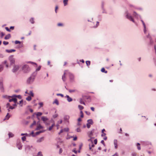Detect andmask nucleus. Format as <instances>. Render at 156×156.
<instances>
[{
    "label": "nucleus",
    "instance_id": "c03bdc74",
    "mask_svg": "<svg viewBox=\"0 0 156 156\" xmlns=\"http://www.w3.org/2000/svg\"><path fill=\"white\" fill-rule=\"evenodd\" d=\"M89 146H90V147H89L90 150H91L92 151V149L91 147H94V145L93 144H92L91 145V147H90V145Z\"/></svg>",
    "mask_w": 156,
    "mask_h": 156
},
{
    "label": "nucleus",
    "instance_id": "8fccbe9b",
    "mask_svg": "<svg viewBox=\"0 0 156 156\" xmlns=\"http://www.w3.org/2000/svg\"><path fill=\"white\" fill-rule=\"evenodd\" d=\"M41 68V66H39L38 67V68L36 69V71H39V70H40Z\"/></svg>",
    "mask_w": 156,
    "mask_h": 156
},
{
    "label": "nucleus",
    "instance_id": "72a5a7b5",
    "mask_svg": "<svg viewBox=\"0 0 156 156\" xmlns=\"http://www.w3.org/2000/svg\"><path fill=\"white\" fill-rule=\"evenodd\" d=\"M86 64L87 66H89L90 65V61H87L86 62Z\"/></svg>",
    "mask_w": 156,
    "mask_h": 156
},
{
    "label": "nucleus",
    "instance_id": "c85d7f7f",
    "mask_svg": "<svg viewBox=\"0 0 156 156\" xmlns=\"http://www.w3.org/2000/svg\"><path fill=\"white\" fill-rule=\"evenodd\" d=\"M28 94L30 95H31V96L32 97L34 96V94L33 93V92H32V91H30L29 93H28Z\"/></svg>",
    "mask_w": 156,
    "mask_h": 156
},
{
    "label": "nucleus",
    "instance_id": "aec40b11",
    "mask_svg": "<svg viewBox=\"0 0 156 156\" xmlns=\"http://www.w3.org/2000/svg\"><path fill=\"white\" fill-rule=\"evenodd\" d=\"M136 145L137 146V149L139 150H140L141 149V147H140V144L139 143H137V144Z\"/></svg>",
    "mask_w": 156,
    "mask_h": 156
},
{
    "label": "nucleus",
    "instance_id": "7c9ffc66",
    "mask_svg": "<svg viewBox=\"0 0 156 156\" xmlns=\"http://www.w3.org/2000/svg\"><path fill=\"white\" fill-rule=\"evenodd\" d=\"M26 99L28 101H30L31 100V98L30 96H29L26 98Z\"/></svg>",
    "mask_w": 156,
    "mask_h": 156
},
{
    "label": "nucleus",
    "instance_id": "4c0bfd02",
    "mask_svg": "<svg viewBox=\"0 0 156 156\" xmlns=\"http://www.w3.org/2000/svg\"><path fill=\"white\" fill-rule=\"evenodd\" d=\"M9 137H12L13 136V135L11 133H9Z\"/></svg>",
    "mask_w": 156,
    "mask_h": 156
},
{
    "label": "nucleus",
    "instance_id": "6e6d98bb",
    "mask_svg": "<svg viewBox=\"0 0 156 156\" xmlns=\"http://www.w3.org/2000/svg\"><path fill=\"white\" fill-rule=\"evenodd\" d=\"M94 143L95 144H96L97 143V140L96 139L94 140Z\"/></svg>",
    "mask_w": 156,
    "mask_h": 156
},
{
    "label": "nucleus",
    "instance_id": "2f4dec72",
    "mask_svg": "<svg viewBox=\"0 0 156 156\" xmlns=\"http://www.w3.org/2000/svg\"><path fill=\"white\" fill-rule=\"evenodd\" d=\"M42 113L41 112H38L37 114H36V115L37 116H40L41 115H42Z\"/></svg>",
    "mask_w": 156,
    "mask_h": 156
},
{
    "label": "nucleus",
    "instance_id": "cd10ccee",
    "mask_svg": "<svg viewBox=\"0 0 156 156\" xmlns=\"http://www.w3.org/2000/svg\"><path fill=\"white\" fill-rule=\"evenodd\" d=\"M78 108H79L80 110H82L83 109V108H84L83 107V106H81V105H78Z\"/></svg>",
    "mask_w": 156,
    "mask_h": 156
},
{
    "label": "nucleus",
    "instance_id": "ea45409f",
    "mask_svg": "<svg viewBox=\"0 0 156 156\" xmlns=\"http://www.w3.org/2000/svg\"><path fill=\"white\" fill-rule=\"evenodd\" d=\"M3 44L5 45H6L8 44L9 42L7 41H4L3 42Z\"/></svg>",
    "mask_w": 156,
    "mask_h": 156
},
{
    "label": "nucleus",
    "instance_id": "a878e982",
    "mask_svg": "<svg viewBox=\"0 0 156 156\" xmlns=\"http://www.w3.org/2000/svg\"><path fill=\"white\" fill-rule=\"evenodd\" d=\"M3 97L4 98H7L8 99H9V98H10L11 97L13 98V96L10 97L9 96H8L7 95H4L3 96Z\"/></svg>",
    "mask_w": 156,
    "mask_h": 156
},
{
    "label": "nucleus",
    "instance_id": "3c124183",
    "mask_svg": "<svg viewBox=\"0 0 156 156\" xmlns=\"http://www.w3.org/2000/svg\"><path fill=\"white\" fill-rule=\"evenodd\" d=\"M28 63H31L32 64H35V65H36V66H37V64L36 63H34V62H28Z\"/></svg>",
    "mask_w": 156,
    "mask_h": 156
},
{
    "label": "nucleus",
    "instance_id": "393cba45",
    "mask_svg": "<svg viewBox=\"0 0 156 156\" xmlns=\"http://www.w3.org/2000/svg\"><path fill=\"white\" fill-rule=\"evenodd\" d=\"M68 0H63V3L64 6L66 5L67 4V2Z\"/></svg>",
    "mask_w": 156,
    "mask_h": 156
},
{
    "label": "nucleus",
    "instance_id": "f257e3e1",
    "mask_svg": "<svg viewBox=\"0 0 156 156\" xmlns=\"http://www.w3.org/2000/svg\"><path fill=\"white\" fill-rule=\"evenodd\" d=\"M35 79V77L33 76H31L29 77L27 80V83L28 84H31L34 82Z\"/></svg>",
    "mask_w": 156,
    "mask_h": 156
},
{
    "label": "nucleus",
    "instance_id": "58836bf2",
    "mask_svg": "<svg viewBox=\"0 0 156 156\" xmlns=\"http://www.w3.org/2000/svg\"><path fill=\"white\" fill-rule=\"evenodd\" d=\"M15 108V107H12V106H9V109H8V112H9L10 111V110H9V109H14V108Z\"/></svg>",
    "mask_w": 156,
    "mask_h": 156
},
{
    "label": "nucleus",
    "instance_id": "79ce46f5",
    "mask_svg": "<svg viewBox=\"0 0 156 156\" xmlns=\"http://www.w3.org/2000/svg\"><path fill=\"white\" fill-rule=\"evenodd\" d=\"M137 154L135 152L132 153L131 154L132 156H136Z\"/></svg>",
    "mask_w": 156,
    "mask_h": 156
},
{
    "label": "nucleus",
    "instance_id": "4d7b16f0",
    "mask_svg": "<svg viewBox=\"0 0 156 156\" xmlns=\"http://www.w3.org/2000/svg\"><path fill=\"white\" fill-rule=\"evenodd\" d=\"M85 112L88 115H90V113L86 111Z\"/></svg>",
    "mask_w": 156,
    "mask_h": 156
},
{
    "label": "nucleus",
    "instance_id": "0eeeda50",
    "mask_svg": "<svg viewBox=\"0 0 156 156\" xmlns=\"http://www.w3.org/2000/svg\"><path fill=\"white\" fill-rule=\"evenodd\" d=\"M68 70H66L65 71L63 75L62 76V80L63 81H65L66 80V75H67Z\"/></svg>",
    "mask_w": 156,
    "mask_h": 156
},
{
    "label": "nucleus",
    "instance_id": "e2e57ef3",
    "mask_svg": "<svg viewBox=\"0 0 156 156\" xmlns=\"http://www.w3.org/2000/svg\"><path fill=\"white\" fill-rule=\"evenodd\" d=\"M56 126H57V129H58L59 128V124H58V123L56 124Z\"/></svg>",
    "mask_w": 156,
    "mask_h": 156
},
{
    "label": "nucleus",
    "instance_id": "680f3d73",
    "mask_svg": "<svg viewBox=\"0 0 156 156\" xmlns=\"http://www.w3.org/2000/svg\"><path fill=\"white\" fill-rule=\"evenodd\" d=\"M63 129H61L60 132L58 133V134L60 135L61 133H62L63 132Z\"/></svg>",
    "mask_w": 156,
    "mask_h": 156
},
{
    "label": "nucleus",
    "instance_id": "412c9836",
    "mask_svg": "<svg viewBox=\"0 0 156 156\" xmlns=\"http://www.w3.org/2000/svg\"><path fill=\"white\" fill-rule=\"evenodd\" d=\"M80 104H83L85 105V102L83 101L82 99L80 98Z\"/></svg>",
    "mask_w": 156,
    "mask_h": 156
},
{
    "label": "nucleus",
    "instance_id": "4be33fe9",
    "mask_svg": "<svg viewBox=\"0 0 156 156\" xmlns=\"http://www.w3.org/2000/svg\"><path fill=\"white\" fill-rule=\"evenodd\" d=\"M53 104H55L58 105L59 104V103L58 100L57 99H55L53 102Z\"/></svg>",
    "mask_w": 156,
    "mask_h": 156
},
{
    "label": "nucleus",
    "instance_id": "052dcab7",
    "mask_svg": "<svg viewBox=\"0 0 156 156\" xmlns=\"http://www.w3.org/2000/svg\"><path fill=\"white\" fill-rule=\"evenodd\" d=\"M36 122L35 121H34L33 123L32 124L31 126V127L32 126L34 125H35L36 124Z\"/></svg>",
    "mask_w": 156,
    "mask_h": 156
},
{
    "label": "nucleus",
    "instance_id": "4468645a",
    "mask_svg": "<svg viewBox=\"0 0 156 156\" xmlns=\"http://www.w3.org/2000/svg\"><path fill=\"white\" fill-rule=\"evenodd\" d=\"M17 146L19 149H21L22 148V145L20 142L18 143L17 144Z\"/></svg>",
    "mask_w": 156,
    "mask_h": 156
},
{
    "label": "nucleus",
    "instance_id": "20e7f679",
    "mask_svg": "<svg viewBox=\"0 0 156 156\" xmlns=\"http://www.w3.org/2000/svg\"><path fill=\"white\" fill-rule=\"evenodd\" d=\"M9 101L10 102L13 101L14 104L13 105V106L14 107L16 106V104L17 103V99L16 98H12L11 99L9 98Z\"/></svg>",
    "mask_w": 156,
    "mask_h": 156
},
{
    "label": "nucleus",
    "instance_id": "09e8293b",
    "mask_svg": "<svg viewBox=\"0 0 156 156\" xmlns=\"http://www.w3.org/2000/svg\"><path fill=\"white\" fill-rule=\"evenodd\" d=\"M20 42L19 41H15V44H20Z\"/></svg>",
    "mask_w": 156,
    "mask_h": 156
},
{
    "label": "nucleus",
    "instance_id": "37998d69",
    "mask_svg": "<svg viewBox=\"0 0 156 156\" xmlns=\"http://www.w3.org/2000/svg\"><path fill=\"white\" fill-rule=\"evenodd\" d=\"M76 131L78 132H81V130L80 128H77L76 129Z\"/></svg>",
    "mask_w": 156,
    "mask_h": 156
},
{
    "label": "nucleus",
    "instance_id": "ddd939ff",
    "mask_svg": "<svg viewBox=\"0 0 156 156\" xmlns=\"http://www.w3.org/2000/svg\"><path fill=\"white\" fill-rule=\"evenodd\" d=\"M42 128H43V126H42L40 124H39L37 125L36 130H38Z\"/></svg>",
    "mask_w": 156,
    "mask_h": 156
},
{
    "label": "nucleus",
    "instance_id": "f8f14e48",
    "mask_svg": "<svg viewBox=\"0 0 156 156\" xmlns=\"http://www.w3.org/2000/svg\"><path fill=\"white\" fill-rule=\"evenodd\" d=\"M41 119L44 123L46 124H46V121L48 120V119L46 117L43 116L41 118Z\"/></svg>",
    "mask_w": 156,
    "mask_h": 156
},
{
    "label": "nucleus",
    "instance_id": "c9c22d12",
    "mask_svg": "<svg viewBox=\"0 0 156 156\" xmlns=\"http://www.w3.org/2000/svg\"><path fill=\"white\" fill-rule=\"evenodd\" d=\"M3 69V66L2 65H0V72L2 71Z\"/></svg>",
    "mask_w": 156,
    "mask_h": 156
},
{
    "label": "nucleus",
    "instance_id": "6e6552de",
    "mask_svg": "<svg viewBox=\"0 0 156 156\" xmlns=\"http://www.w3.org/2000/svg\"><path fill=\"white\" fill-rule=\"evenodd\" d=\"M94 131L95 130L93 129L91 131L88 132V134L90 137L91 138V137L93 136V134L94 132Z\"/></svg>",
    "mask_w": 156,
    "mask_h": 156
},
{
    "label": "nucleus",
    "instance_id": "a211bd4d",
    "mask_svg": "<svg viewBox=\"0 0 156 156\" xmlns=\"http://www.w3.org/2000/svg\"><path fill=\"white\" fill-rule=\"evenodd\" d=\"M11 37V35L10 34H8V35H6L5 37V40L8 39H9Z\"/></svg>",
    "mask_w": 156,
    "mask_h": 156
},
{
    "label": "nucleus",
    "instance_id": "e433bc0d",
    "mask_svg": "<svg viewBox=\"0 0 156 156\" xmlns=\"http://www.w3.org/2000/svg\"><path fill=\"white\" fill-rule=\"evenodd\" d=\"M142 22H143V25L144 26V31L145 33L146 31V29L145 25V23H144V22L143 21H142Z\"/></svg>",
    "mask_w": 156,
    "mask_h": 156
},
{
    "label": "nucleus",
    "instance_id": "1a4fd4ad",
    "mask_svg": "<svg viewBox=\"0 0 156 156\" xmlns=\"http://www.w3.org/2000/svg\"><path fill=\"white\" fill-rule=\"evenodd\" d=\"M126 17L127 19L132 21L133 23L134 22V21L132 17L128 13H127Z\"/></svg>",
    "mask_w": 156,
    "mask_h": 156
},
{
    "label": "nucleus",
    "instance_id": "a18cd8bd",
    "mask_svg": "<svg viewBox=\"0 0 156 156\" xmlns=\"http://www.w3.org/2000/svg\"><path fill=\"white\" fill-rule=\"evenodd\" d=\"M39 105H40L39 108L42 107L43 105V103L42 102L39 103Z\"/></svg>",
    "mask_w": 156,
    "mask_h": 156
},
{
    "label": "nucleus",
    "instance_id": "338daca9",
    "mask_svg": "<svg viewBox=\"0 0 156 156\" xmlns=\"http://www.w3.org/2000/svg\"><path fill=\"white\" fill-rule=\"evenodd\" d=\"M63 129V131H68V128H65Z\"/></svg>",
    "mask_w": 156,
    "mask_h": 156
},
{
    "label": "nucleus",
    "instance_id": "bb28decb",
    "mask_svg": "<svg viewBox=\"0 0 156 156\" xmlns=\"http://www.w3.org/2000/svg\"><path fill=\"white\" fill-rule=\"evenodd\" d=\"M55 125V124H53L51 126H50L49 128V129H48V130H49V131H50L53 128V126H54Z\"/></svg>",
    "mask_w": 156,
    "mask_h": 156
},
{
    "label": "nucleus",
    "instance_id": "bf43d9fd",
    "mask_svg": "<svg viewBox=\"0 0 156 156\" xmlns=\"http://www.w3.org/2000/svg\"><path fill=\"white\" fill-rule=\"evenodd\" d=\"M63 25V24L62 23H59L58 24V26H61Z\"/></svg>",
    "mask_w": 156,
    "mask_h": 156
},
{
    "label": "nucleus",
    "instance_id": "dca6fc26",
    "mask_svg": "<svg viewBox=\"0 0 156 156\" xmlns=\"http://www.w3.org/2000/svg\"><path fill=\"white\" fill-rule=\"evenodd\" d=\"M66 97L67 98V101L69 102H70L72 101V99L71 98H70L69 96L67 95Z\"/></svg>",
    "mask_w": 156,
    "mask_h": 156
},
{
    "label": "nucleus",
    "instance_id": "774afa93",
    "mask_svg": "<svg viewBox=\"0 0 156 156\" xmlns=\"http://www.w3.org/2000/svg\"><path fill=\"white\" fill-rule=\"evenodd\" d=\"M90 109L93 111H94V107H91L90 108Z\"/></svg>",
    "mask_w": 156,
    "mask_h": 156
},
{
    "label": "nucleus",
    "instance_id": "39448f33",
    "mask_svg": "<svg viewBox=\"0 0 156 156\" xmlns=\"http://www.w3.org/2000/svg\"><path fill=\"white\" fill-rule=\"evenodd\" d=\"M19 67L18 65H15L12 69V71L14 72H17L19 69Z\"/></svg>",
    "mask_w": 156,
    "mask_h": 156
},
{
    "label": "nucleus",
    "instance_id": "473e14b6",
    "mask_svg": "<svg viewBox=\"0 0 156 156\" xmlns=\"http://www.w3.org/2000/svg\"><path fill=\"white\" fill-rule=\"evenodd\" d=\"M10 117V115L9 113H8L5 116V119H8Z\"/></svg>",
    "mask_w": 156,
    "mask_h": 156
},
{
    "label": "nucleus",
    "instance_id": "423d86ee",
    "mask_svg": "<svg viewBox=\"0 0 156 156\" xmlns=\"http://www.w3.org/2000/svg\"><path fill=\"white\" fill-rule=\"evenodd\" d=\"M67 74H68L69 75L70 79L71 80H74V75H73V74L71 73H70L69 72V71L68 70Z\"/></svg>",
    "mask_w": 156,
    "mask_h": 156
},
{
    "label": "nucleus",
    "instance_id": "de8ad7c7",
    "mask_svg": "<svg viewBox=\"0 0 156 156\" xmlns=\"http://www.w3.org/2000/svg\"><path fill=\"white\" fill-rule=\"evenodd\" d=\"M22 140L23 141H25L26 140V137L25 136H23L22 137Z\"/></svg>",
    "mask_w": 156,
    "mask_h": 156
},
{
    "label": "nucleus",
    "instance_id": "a19ab883",
    "mask_svg": "<svg viewBox=\"0 0 156 156\" xmlns=\"http://www.w3.org/2000/svg\"><path fill=\"white\" fill-rule=\"evenodd\" d=\"M42 155L41 152H39L37 154V156H42Z\"/></svg>",
    "mask_w": 156,
    "mask_h": 156
},
{
    "label": "nucleus",
    "instance_id": "9b49d317",
    "mask_svg": "<svg viewBox=\"0 0 156 156\" xmlns=\"http://www.w3.org/2000/svg\"><path fill=\"white\" fill-rule=\"evenodd\" d=\"M0 87L1 90H4V87H3V84L2 81V80H0Z\"/></svg>",
    "mask_w": 156,
    "mask_h": 156
},
{
    "label": "nucleus",
    "instance_id": "0e129e2a",
    "mask_svg": "<svg viewBox=\"0 0 156 156\" xmlns=\"http://www.w3.org/2000/svg\"><path fill=\"white\" fill-rule=\"evenodd\" d=\"M62 152V148H60L59 151V153L60 154H61Z\"/></svg>",
    "mask_w": 156,
    "mask_h": 156
},
{
    "label": "nucleus",
    "instance_id": "b1692460",
    "mask_svg": "<svg viewBox=\"0 0 156 156\" xmlns=\"http://www.w3.org/2000/svg\"><path fill=\"white\" fill-rule=\"evenodd\" d=\"M44 140V138L43 137H41L38 140H37V142H40L41 141H42Z\"/></svg>",
    "mask_w": 156,
    "mask_h": 156
},
{
    "label": "nucleus",
    "instance_id": "5fc2aeb1",
    "mask_svg": "<svg viewBox=\"0 0 156 156\" xmlns=\"http://www.w3.org/2000/svg\"><path fill=\"white\" fill-rule=\"evenodd\" d=\"M87 128H89L90 127V124L87 123Z\"/></svg>",
    "mask_w": 156,
    "mask_h": 156
},
{
    "label": "nucleus",
    "instance_id": "603ef678",
    "mask_svg": "<svg viewBox=\"0 0 156 156\" xmlns=\"http://www.w3.org/2000/svg\"><path fill=\"white\" fill-rule=\"evenodd\" d=\"M5 29H6V30L8 31H9V32H10V29L8 27H5Z\"/></svg>",
    "mask_w": 156,
    "mask_h": 156
},
{
    "label": "nucleus",
    "instance_id": "49530a36",
    "mask_svg": "<svg viewBox=\"0 0 156 156\" xmlns=\"http://www.w3.org/2000/svg\"><path fill=\"white\" fill-rule=\"evenodd\" d=\"M44 132V131H40L39 132H37L36 133V135H37L39 134L40 133H42Z\"/></svg>",
    "mask_w": 156,
    "mask_h": 156
},
{
    "label": "nucleus",
    "instance_id": "7ed1b4c3",
    "mask_svg": "<svg viewBox=\"0 0 156 156\" xmlns=\"http://www.w3.org/2000/svg\"><path fill=\"white\" fill-rule=\"evenodd\" d=\"M9 60L10 62L11 65L14 64L15 62V59L13 55H11L9 58Z\"/></svg>",
    "mask_w": 156,
    "mask_h": 156
},
{
    "label": "nucleus",
    "instance_id": "9d476101",
    "mask_svg": "<svg viewBox=\"0 0 156 156\" xmlns=\"http://www.w3.org/2000/svg\"><path fill=\"white\" fill-rule=\"evenodd\" d=\"M118 140H115L114 141V144L115 149H117L118 147Z\"/></svg>",
    "mask_w": 156,
    "mask_h": 156
},
{
    "label": "nucleus",
    "instance_id": "f3484780",
    "mask_svg": "<svg viewBox=\"0 0 156 156\" xmlns=\"http://www.w3.org/2000/svg\"><path fill=\"white\" fill-rule=\"evenodd\" d=\"M105 129H104L102 130V134L101 135L102 136H105L106 135V133H105L104 132H105Z\"/></svg>",
    "mask_w": 156,
    "mask_h": 156
},
{
    "label": "nucleus",
    "instance_id": "5701e85b",
    "mask_svg": "<svg viewBox=\"0 0 156 156\" xmlns=\"http://www.w3.org/2000/svg\"><path fill=\"white\" fill-rule=\"evenodd\" d=\"M88 123L90 124H92L93 123L92 120V119H89L87 121Z\"/></svg>",
    "mask_w": 156,
    "mask_h": 156
},
{
    "label": "nucleus",
    "instance_id": "2eb2a0df",
    "mask_svg": "<svg viewBox=\"0 0 156 156\" xmlns=\"http://www.w3.org/2000/svg\"><path fill=\"white\" fill-rule=\"evenodd\" d=\"M6 51L8 53H11L12 52H15L16 51L14 49L6 50Z\"/></svg>",
    "mask_w": 156,
    "mask_h": 156
},
{
    "label": "nucleus",
    "instance_id": "6ab92c4d",
    "mask_svg": "<svg viewBox=\"0 0 156 156\" xmlns=\"http://www.w3.org/2000/svg\"><path fill=\"white\" fill-rule=\"evenodd\" d=\"M101 71L102 72L105 73H107V71L105 70V69L104 68H102L101 70Z\"/></svg>",
    "mask_w": 156,
    "mask_h": 156
},
{
    "label": "nucleus",
    "instance_id": "13d9d810",
    "mask_svg": "<svg viewBox=\"0 0 156 156\" xmlns=\"http://www.w3.org/2000/svg\"><path fill=\"white\" fill-rule=\"evenodd\" d=\"M62 120H61L59 121H58V122L57 123L59 124H61L62 123Z\"/></svg>",
    "mask_w": 156,
    "mask_h": 156
},
{
    "label": "nucleus",
    "instance_id": "f704fd0d",
    "mask_svg": "<svg viewBox=\"0 0 156 156\" xmlns=\"http://www.w3.org/2000/svg\"><path fill=\"white\" fill-rule=\"evenodd\" d=\"M69 91L70 93H73L76 92V90H69Z\"/></svg>",
    "mask_w": 156,
    "mask_h": 156
},
{
    "label": "nucleus",
    "instance_id": "69168bd1",
    "mask_svg": "<svg viewBox=\"0 0 156 156\" xmlns=\"http://www.w3.org/2000/svg\"><path fill=\"white\" fill-rule=\"evenodd\" d=\"M9 106H10V104L9 103H7L6 105V107L8 108V107H9Z\"/></svg>",
    "mask_w": 156,
    "mask_h": 156
},
{
    "label": "nucleus",
    "instance_id": "f03ea898",
    "mask_svg": "<svg viewBox=\"0 0 156 156\" xmlns=\"http://www.w3.org/2000/svg\"><path fill=\"white\" fill-rule=\"evenodd\" d=\"M22 69L24 72L25 73H27L30 70V69L29 68L28 66L27 65H25L23 66Z\"/></svg>",
    "mask_w": 156,
    "mask_h": 156
},
{
    "label": "nucleus",
    "instance_id": "c756f323",
    "mask_svg": "<svg viewBox=\"0 0 156 156\" xmlns=\"http://www.w3.org/2000/svg\"><path fill=\"white\" fill-rule=\"evenodd\" d=\"M30 22L32 23H34V19L33 18H31L30 19Z\"/></svg>",
    "mask_w": 156,
    "mask_h": 156
},
{
    "label": "nucleus",
    "instance_id": "864d4df0",
    "mask_svg": "<svg viewBox=\"0 0 156 156\" xmlns=\"http://www.w3.org/2000/svg\"><path fill=\"white\" fill-rule=\"evenodd\" d=\"M57 96H60L62 97H63L64 96L63 95L61 94H57Z\"/></svg>",
    "mask_w": 156,
    "mask_h": 156
}]
</instances>
